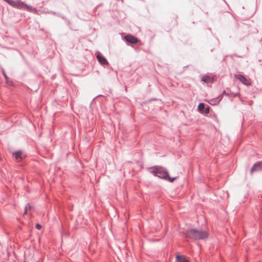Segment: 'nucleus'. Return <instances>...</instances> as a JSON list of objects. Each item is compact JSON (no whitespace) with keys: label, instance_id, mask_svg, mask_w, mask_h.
Returning a JSON list of instances; mask_svg holds the SVG:
<instances>
[{"label":"nucleus","instance_id":"f257e3e1","mask_svg":"<svg viewBox=\"0 0 262 262\" xmlns=\"http://www.w3.org/2000/svg\"><path fill=\"white\" fill-rule=\"evenodd\" d=\"M150 172L155 176L167 180L170 182H173L176 179V178H170L167 171L162 167L154 166L151 167L150 168Z\"/></svg>","mask_w":262,"mask_h":262},{"label":"nucleus","instance_id":"f03ea898","mask_svg":"<svg viewBox=\"0 0 262 262\" xmlns=\"http://www.w3.org/2000/svg\"><path fill=\"white\" fill-rule=\"evenodd\" d=\"M186 236L193 239H204L208 237V233L203 230L191 229L187 231Z\"/></svg>","mask_w":262,"mask_h":262},{"label":"nucleus","instance_id":"7ed1b4c3","mask_svg":"<svg viewBox=\"0 0 262 262\" xmlns=\"http://www.w3.org/2000/svg\"><path fill=\"white\" fill-rule=\"evenodd\" d=\"M235 77H236L237 79H238L239 80H240V81H241L243 83H244L245 85H249L251 84L250 79L246 78L245 77L242 75H235Z\"/></svg>","mask_w":262,"mask_h":262},{"label":"nucleus","instance_id":"20e7f679","mask_svg":"<svg viewBox=\"0 0 262 262\" xmlns=\"http://www.w3.org/2000/svg\"><path fill=\"white\" fill-rule=\"evenodd\" d=\"M124 38L127 42L132 43H136L138 42L137 38L130 35H127Z\"/></svg>","mask_w":262,"mask_h":262},{"label":"nucleus","instance_id":"39448f33","mask_svg":"<svg viewBox=\"0 0 262 262\" xmlns=\"http://www.w3.org/2000/svg\"><path fill=\"white\" fill-rule=\"evenodd\" d=\"M176 258L178 262H190V260L184 255L177 254Z\"/></svg>","mask_w":262,"mask_h":262},{"label":"nucleus","instance_id":"423d86ee","mask_svg":"<svg viewBox=\"0 0 262 262\" xmlns=\"http://www.w3.org/2000/svg\"><path fill=\"white\" fill-rule=\"evenodd\" d=\"M97 58L101 64H103V65H108V62L107 61V60L104 57L102 56L101 55H98L97 56Z\"/></svg>","mask_w":262,"mask_h":262},{"label":"nucleus","instance_id":"0eeeda50","mask_svg":"<svg viewBox=\"0 0 262 262\" xmlns=\"http://www.w3.org/2000/svg\"><path fill=\"white\" fill-rule=\"evenodd\" d=\"M262 166V161L257 162L254 164L250 170V173L252 174L254 171H255L258 170L257 166Z\"/></svg>","mask_w":262,"mask_h":262},{"label":"nucleus","instance_id":"6e6552de","mask_svg":"<svg viewBox=\"0 0 262 262\" xmlns=\"http://www.w3.org/2000/svg\"><path fill=\"white\" fill-rule=\"evenodd\" d=\"M213 78L208 75H205L202 77V81L206 83L211 82Z\"/></svg>","mask_w":262,"mask_h":262},{"label":"nucleus","instance_id":"1a4fd4ad","mask_svg":"<svg viewBox=\"0 0 262 262\" xmlns=\"http://www.w3.org/2000/svg\"><path fill=\"white\" fill-rule=\"evenodd\" d=\"M13 155L14 156L16 160H17V161H20L22 159V154L21 152L20 151L16 152L13 154Z\"/></svg>","mask_w":262,"mask_h":262},{"label":"nucleus","instance_id":"9d476101","mask_svg":"<svg viewBox=\"0 0 262 262\" xmlns=\"http://www.w3.org/2000/svg\"><path fill=\"white\" fill-rule=\"evenodd\" d=\"M205 108V105L204 103H201L199 104L198 106V110L201 113H203Z\"/></svg>","mask_w":262,"mask_h":262},{"label":"nucleus","instance_id":"9b49d317","mask_svg":"<svg viewBox=\"0 0 262 262\" xmlns=\"http://www.w3.org/2000/svg\"><path fill=\"white\" fill-rule=\"evenodd\" d=\"M15 5H14V7L21 8L23 7L24 4L20 1H15Z\"/></svg>","mask_w":262,"mask_h":262},{"label":"nucleus","instance_id":"f8f14e48","mask_svg":"<svg viewBox=\"0 0 262 262\" xmlns=\"http://www.w3.org/2000/svg\"><path fill=\"white\" fill-rule=\"evenodd\" d=\"M9 5L14 7L15 5V1L13 0H5Z\"/></svg>","mask_w":262,"mask_h":262},{"label":"nucleus","instance_id":"ddd939ff","mask_svg":"<svg viewBox=\"0 0 262 262\" xmlns=\"http://www.w3.org/2000/svg\"><path fill=\"white\" fill-rule=\"evenodd\" d=\"M209 112V108L208 107H206L205 108L203 113L205 114H208Z\"/></svg>","mask_w":262,"mask_h":262},{"label":"nucleus","instance_id":"4468645a","mask_svg":"<svg viewBox=\"0 0 262 262\" xmlns=\"http://www.w3.org/2000/svg\"><path fill=\"white\" fill-rule=\"evenodd\" d=\"M36 228L38 229V230H40L41 228V226L40 225L38 224H37L36 225Z\"/></svg>","mask_w":262,"mask_h":262},{"label":"nucleus","instance_id":"2eb2a0df","mask_svg":"<svg viewBox=\"0 0 262 262\" xmlns=\"http://www.w3.org/2000/svg\"><path fill=\"white\" fill-rule=\"evenodd\" d=\"M27 207H26L25 208V212H24V214H26L27 213Z\"/></svg>","mask_w":262,"mask_h":262},{"label":"nucleus","instance_id":"dca6fc26","mask_svg":"<svg viewBox=\"0 0 262 262\" xmlns=\"http://www.w3.org/2000/svg\"><path fill=\"white\" fill-rule=\"evenodd\" d=\"M258 170L261 169H262V166H257Z\"/></svg>","mask_w":262,"mask_h":262},{"label":"nucleus","instance_id":"f3484780","mask_svg":"<svg viewBox=\"0 0 262 262\" xmlns=\"http://www.w3.org/2000/svg\"><path fill=\"white\" fill-rule=\"evenodd\" d=\"M4 76H5V78L7 79V75H6L5 73H4Z\"/></svg>","mask_w":262,"mask_h":262}]
</instances>
